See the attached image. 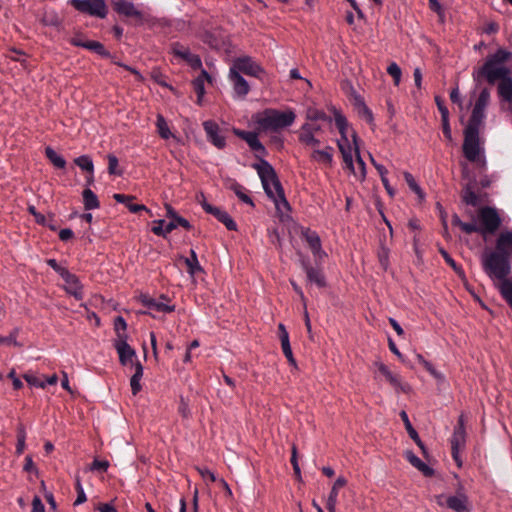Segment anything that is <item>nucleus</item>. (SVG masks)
<instances>
[{"label": "nucleus", "instance_id": "nucleus-1", "mask_svg": "<svg viewBox=\"0 0 512 512\" xmlns=\"http://www.w3.org/2000/svg\"><path fill=\"white\" fill-rule=\"evenodd\" d=\"M333 113H334L335 125L340 133V136H341V138L337 141V145H338L339 151L342 154L345 168L348 169L356 177H358L360 179H364L365 173H366L365 172V162L360 157L358 148H355L356 154H357L356 163L358 166V171L355 169V166H354L353 156H352V147H351L348 137H347V128H348L347 119L337 109H333Z\"/></svg>", "mask_w": 512, "mask_h": 512}, {"label": "nucleus", "instance_id": "nucleus-2", "mask_svg": "<svg viewBox=\"0 0 512 512\" xmlns=\"http://www.w3.org/2000/svg\"><path fill=\"white\" fill-rule=\"evenodd\" d=\"M252 167L257 171L268 198L273 200L277 207L279 204L289 207L284 189L273 166L265 159H260V162L253 164Z\"/></svg>", "mask_w": 512, "mask_h": 512}, {"label": "nucleus", "instance_id": "nucleus-3", "mask_svg": "<svg viewBox=\"0 0 512 512\" xmlns=\"http://www.w3.org/2000/svg\"><path fill=\"white\" fill-rule=\"evenodd\" d=\"M512 53L499 48L494 54L487 57L485 63L479 70V75L486 78L489 84H494L500 77L510 75V70L503 64L508 62Z\"/></svg>", "mask_w": 512, "mask_h": 512}, {"label": "nucleus", "instance_id": "nucleus-4", "mask_svg": "<svg viewBox=\"0 0 512 512\" xmlns=\"http://www.w3.org/2000/svg\"><path fill=\"white\" fill-rule=\"evenodd\" d=\"M295 118L296 114L293 110L266 109L257 119V123L264 130L278 131L291 126Z\"/></svg>", "mask_w": 512, "mask_h": 512}, {"label": "nucleus", "instance_id": "nucleus-5", "mask_svg": "<svg viewBox=\"0 0 512 512\" xmlns=\"http://www.w3.org/2000/svg\"><path fill=\"white\" fill-rule=\"evenodd\" d=\"M483 267L488 275L505 280L511 272L510 257L495 250L490 251L483 256Z\"/></svg>", "mask_w": 512, "mask_h": 512}, {"label": "nucleus", "instance_id": "nucleus-6", "mask_svg": "<svg viewBox=\"0 0 512 512\" xmlns=\"http://www.w3.org/2000/svg\"><path fill=\"white\" fill-rule=\"evenodd\" d=\"M68 3L80 13L90 16L104 19L108 14L105 0H69Z\"/></svg>", "mask_w": 512, "mask_h": 512}, {"label": "nucleus", "instance_id": "nucleus-7", "mask_svg": "<svg viewBox=\"0 0 512 512\" xmlns=\"http://www.w3.org/2000/svg\"><path fill=\"white\" fill-rule=\"evenodd\" d=\"M479 220L481 234L485 237L486 234H494L501 226L502 220L493 207H483L479 210Z\"/></svg>", "mask_w": 512, "mask_h": 512}, {"label": "nucleus", "instance_id": "nucleus-8", "mask_svg": "<svg viewBox=\"0 0 512 512\" xmlns=\"http://www.w3.org/2000/svg\"><path fill=\"white\" fill-rule=\"evenodd\" d=\"M463 154L470 162H477L483 149L480 146L479 131L464 130Z\"/></svg>", "mask_w": 512, "mask_h": 512}, {"label": "nucleus", "instance_id": "nucleus-9", "mask_svg": "<svg viewBox=\"0 0 512 512\" xmlns=\"http://www.w3.org/2000/svg\"><path fill=\"white\" fill-rule=\"evenodd\" d=\"M113 10L120 16L135 21V25H142L146 21L144 12L140 11L130 0H115L112 2Z\"/></svg>", "mask_w": 512, "mask_h": 512}, {"label": "nucleus", "instance_id": "nucleus-10", "mask_svg": "<svg viewBox=\"0 0 512 512\" xmlns=\"http://www.w3.org/2000/svg\"><path fill=\"white\" fill-rule=\"evenodd\" d=\"M233 132L237 137L244 140L248 144L250 149L255 152L256 158L259 160L263 159L262 156L267 154L266 148L259 141L258 135L255 132L245 131L237 128H234Z\"/></svg>", "mask_w": 512, "mask_h": 512}, {"label": "nucleus", "instance_id": "nucleus-11", "mask_svg": "<svg viewBox=\"0 0 512 512\" xmlns=\"http://www.w3.org/2000/svg\"><path fill=\"white\" fill-rule=\"evenodd\" d=\"M230 69H236V73H244L248 76L257 78H259L260 75L264 72L261 66L253 61V59L249 56L238 57L235 59Z\"/></svg>", "mask_w": 512, "mask_h": 512}, {"label": "nucleus", "instance_id": "nucleus-12", "mask_svg": "<svg viewBox=\"0 0 512 512\" xmlns=\"http://www.w3.org/2000/svg\"><path fill=\"white\" fill-rule=\"evenodd\" d=\"M202 198H204V195H202ZM200 204L206 213L213 215L219 222L223 223L228 230H237V224L225 210L211 205L205 199L200 201Z\"/></svg>", "mask_w": 512, "mask_h": 512}, {"label": "nucleus", "instance_id": "nucleus-13", "mask_svg": "<svg viewBox=\"0 0 512 512\" xmlns=\"http://www.w3.org/2000/svg\"><path fill=\"white\" fill-rule=\"evenodd\" d=\"M302 269L306 273L307 284L315 285L318 288H324L327 285L326 277L321 268L314 267L309 261H301Z\"/></svg>", "mask_w": 512, "mask_h": 512}, {"label": "nucleus", "instance_id": "nucleus-14", "mask_svg": "<svg viewBox=\"0 0 512 512\" xmlns=\"http://www.w3.org/2000/svg\"><path fill=\"white\" fill-rule=\"evenodd\" d=\"M203 128L206 132L207 140L215 147L223 149L226 146V139L220 134V127L216 122L207 120L203 122Z\"/></svg>", "mask_w": 512, "mask_h": 512}, {"label": "nucleus", "instance_id": "nucleus-15", "mask_svg": "<svg viewBox=\"0 0 512 512\" xmlns=\"http://www.w3.org/2000/svg\"><path fill=\"white\" fill-rule=\"evenodd\" d=\"M115 349L119 355V361L122 365H128L129 363L135 364L133 362L134 358H136L135 350L127 343V336L121 337L115 341Z\"/></svg>", "mask_w": 512, "mask_h": 512}, {"label": "nucleus", "instance_id": "nucleus-16", "mask_svg": "<svg viewBox=\"0 0 512 512\" xmlns=\"http://www.w3.org/2000/svg\"><path fill=\"white\" fill-rule=\"evenodd\" d=\"M60 277L66 283V292L70 295H73L78 300L82 299V285L79 281V278L75 274L71 273L68 269L61 273Z\"/></svg>", "mask_w": 512, "mask_h": 512}, {"label": "nucleus", "instance_id": "nucleus-17", "mask_svg": "<svg viewBox=\"0 0 512 512\" xmlns=\"http://www.w3.org/2000/svg\"><path fill=\"white\" fill-rule=\"evenodd\" d=\"M451 449H461L465 448L466 444V431H465V422L464 416L460 415L458 418L457 425L454 427V431L450 440Z\"/></svg>", "mask_w": 512, "mask_h": 512}, {"label": "nucleus", "instance_id": "nucleus-18", "mask_svg": "<svg viewBox=\"0 0 512 512\" xmlns=\"http://www.w3.org/2000/svg\"><path fill=\"white\" fill-rule=\"evenodd\" d=\"M446 506L455 512L470 511L468 497L460 491H458L456 495L448 496L446 498Z\"/></svg>", "mask_w": 512, "mask_h": 512}, {"label": "nucleus", "instance_id": "nucleus-19", "mask_svg": "<svg viewBox=\"0 0 512 512\" xmlns=\"http://www.w3.org/2000/svg\"><path fill=\"white\" fill-rule=\"evenodd\" d=\"M303 237L307 242L312 254L317 260H322L326 253L322 250L321 240L315 231L307 230L303 233Z\"/></svg>", "mask_w": 512, "mask_h": 512}, {"label": "nucleus", "instance_id": "nucleus-20", "mask_svg": "<svg viewBox=\"0 0 512 512\" xmlns=\"http://www.w3.org/2000/svg\"><path fill=\"white\" fill-rule=\"evenodd\" d=\"M229 78L237 96L244 98L250 91L248 82L239 73H236V69H230Z\"/></svg>", "mask_w": 512, "mask_h": 512}, {"label": "nucleus", "instance_id": "nucleus-21", "mask_svg": "<svg viewBox=\"0 0 512 512\" xmlns=\"http://www.w3.org/2000/svg\"><path fill=\"white\" fill-rule=\"evenodd\" d=\"M495 251L501 252L511 258L512 256V229L501 232L496 241Z\"/></svg>", "mask_w": 512, "mask_h": 512}, {"label": "nucleus", "instance_id": "nucleus-22", "mask_svg": "<svg viewBox=\"0 0 512 512\" xmlns=\"http://www.w3.org/2000/svg\"><path fill=\"white\" fill-rule=\"evenodd\" d=\"M346 485V479L343 477H338L334 482L332 489L329 493V496L326 500V508L328 512H336L337 498L339 490Z\"/></svg>", "mask_w": 512, "mask_h": 512}, {"label": "nucleus", "instance_id": "nucleus-23", "mask_svg": "<svg viewBox=\"0 0 512 512\" xmlns=\"http://www.w3.org/2000/svg\"><path fill=\"white\" fill-rule=\"evenodd\" d=\"M113 198L116 202L125 204L131 213H138L140 211H146L150 213V210L145 205L131 203V201L135 199V197L132 195L116 193L113 195Z\"/></svg>", "mask_w": 512, "mask_h": 512}, {"label": "nucleus", "instance_id": "nucleus-24", "mask_svg": "<svg viewBox=\"0 0 512 512\" xmlns=\"http://www.w3.org/2000/svg\"><path fill=\"white\" fill-rule=\"evenodd\" d=\"M498 80L500 81L498 84V93L500 97L503 100L512 103V78L509 75H506L504 77H500Z\"/></svg>", "mask_w": 512, "mask_h": 512}, {"label": "nucleus", "instance_id": "nucleus-25", "mask_svg": "<svg viewBox=\"0 0 512 512\" xmlns=\"http://www.w3.org/2000/svg\"><path fill=\"white\" fill-rule=\"evenodd\" d=\"M44 26L54 27L58 30L62 28L63 20L55 10H46L40 18Z\"/></svg>", "mask_w": 512, "mask_h": 512}, {"label": "nucleus", "instance_id": "nucleus-26", "mask_svg": "<svg viewBox=\"0 0 512 512\" xmlns=\"http://www.w3.org/2000/svg\"><path fill=\"white\" fill-rule=\"evenodd\" d=\"M311 159L331 167L333 163V148L326 146L323 150L315 149L311 154Z\"/></svg>", "mask_w": 512, "mask_h": 512}, {"label": "nucleus", "instance_id": "nucleus-27", "mask_svg": "<svg viewBox=\"0 0 512 512\" xmlns=\"http://www.w3.org/2000/svg\"><path fill=\"white\" fill-rule=\"evenodd\" d=\"M143 304L149 309L162 313H171L175 310L174 305H167L160 299H154L151 297H145L143 300Z\"/></svg>", "mask_w": 512, "mask_h": 512}, {"label": "nucleus", "instance_id": "nucleus-28", "mask_svg": "<svg viewBox=\"0 0 512 512\" xmlns=\"http://www.w3.org/2000/svg\"><path fill=\"white\" fill-rule=\"evenodd\" d=\"M135 372L130 379V386L133 395H137L141 391V378L143 376V366L139 361L134 364Z\"/></svg>", "mask_w": 512, "mask_h": 512}, {"label": "nucleus", "instance_id": "nucleus-29", "mask_svg": "<svg viewBox=\"0 0 512 512\" xmlns=\"http://www.w3.org/2000/svg\"><path fill=\"white\" fill-rule=\"evenodd\" d=\"M484 118L485 111L482 110L481 108L474 106L468 125L466 126L465 129H474L475 131H479V127L483 123Z\"/></svg>", "mask_w": 512, "mask_h": 512}, {"label": "nucleus", "instance_id": "nucleus-30", "mask_svg": "<svg viewBox=\"0 0 512 512\" xmlns=\"http://www.w3.org/2000/svg\"><path fill=\"white\" fill-rule=\"evenodd\" d=\"M82 197L85 210H93L100 207L97 195L90 188L83 190Z\"/></svg>", "mask_w": 512, "mask_h": 512}, {"label": "nucleus", "instance_id": "nucleus-31", "mask_svg": "<svg viewBox=\"0 0 512 512\" xmlns=\"http://www.w3.org/2000/svg\"><path fill=\"white\" fill-rule=\"evenodd\" d=\"M154 223L155 225L152 227L151 231L157 236L166 237L175 229L174 221L165 224V220H157Z\"/></svg>", "mask_w": 512, "mask_h": 512}, {"label": "nucleus", "instance_id": "nucleus-32", "mask_svg": "<svg viewBox=\"0 0 512 512\" xmlns=\"http://www.w3.org/2000/svg\"><path fill=\"white\" fill-rule=\"evenodd\" d=\"M400 417H401L402 421L404 422L405 428H406L409 436L411 437V439H413L415 441V443L417 444V446L420 447L424 451V444L421 441L417 431L413 428V426L408 418L407 413L405 411H402L400 413Z\"/></svg>", "mask_w": 512, "mask_h": 512}, {"label": "nucleus", "instance_id": "nucleus-33", "mask_svg": "<svg viewBox=\"0 0 512 512\" xmlns=\"http://www.w3.org/2000/svg\"><path fill=\"white\" fill-rule=\"evenodd\" d=\"M229 188L236 194V196L242 202L249 204L251 206H254V202H253L252 198L248 195L247 189L243 185L239 184L236 181H233L230 184Z\"/></svg>", "mask_w": 512, "mask_h": 512}, {"label": "nucleus", "instance_id": "nucleus-34", "mask_svg": "<svg viewBox=\"0 0 512 512\" xmlns=\"http://www.w3.org/2000/svg\"><path fill=\"white\" fill-rule=\"evenodd\" d=\"M355 105L358 108V115L365 120L368 124H373L372 111L366 106L363 99L360 96L355 97Z\"/></svg>", "mask_w": 512, "mask_h": 512}, {"label": "nucleus", "instance_id": "nucleus-35", "mask_svg": "<svg viewBox=\"0 0 512 512\" xmlns=\"http://www.w3.org/2000/svg\"><path fill=\"white\" fill-rule=\"evenodd\" d=\"M45 156L56 168L64 169L66 167L65 159L51 147L45 148Z\"/></svg>", "mask_w": 512, "mask_h": 512}, {"label": "nucleus", "instance_id": "nucleus-36", "mask_svg": "<svg viewBox=\"0 0 512 512\" xmlns=\"http://www.w3.org/2000/svg\"><path fill=\"white\" fill-rule=\"evenodd\" d=\"M386 380L391 384V386L396 390L403 393H407L410 390V386L403 382L400 375L398 374H391L386 377Z\"/></svg>", "mask_w": 512, "mask_h": 512}, {"label": "nucleus", "instance_id": "nucleus-37", "mask_svg": "<svg viewBox=\"0 0 512 512\" xmlns=\"http://www.w3.org/2000/svg\"><path fill=\"white\" fill-rule=\"evenodd\" d=\"M185 264L187 266L188 273L192 276L197 272L202 271V267L199 264L197 254L194 250L190 251V257L185 258Z\"/></svg>", "mask_w": 512, "mask_h": 512}, {"label": "nucleus", "instance_id": "nucleus-38", "mask_svg": "<svg viewBox=\"0 0 512 512\" xmlns=\"http://www.w3.org/2000/svg\"><path fill=\"white\" fill-rule=\"evenodd\" d=\"M156 127H157L158 134L162 139L166 140L172 136L169 126H168L165 118L161 114L157 115Z\"/></svg>", "mask_w": 512, "mask_h": 512}, {"label": "nucleus", "instance_id": "nucleus-39", "mask_svg": "<svg viewBox=\"0 0 512 512\" xmlns=\"http://www.w3.org/2000/svg\"><path fill=\"white\" fill-rule=\"evenodd\" d=\"M74 163L87 173H94V165L90 156L82 155L74 159Z\"/></svg>", "mask_w": 512, "mask_h": 512}, {"label": "nucleus", "instance_id": "nucleus-40", "mask_svg": "<svg viewBox=\"0 0 512 512\" xmlns=\"http://www.w3.org/2000/svg\"><path fill=\"white\" fill-rule=\"evenodd\" d=\"M85 49L93 51L104 58L110 57V52L105 48V46L102 43L98 41H87Z\"/></svg>", "mask_w": 512, "mask_h": 512}, {"label": "nucleus", "instance_id": "nucleus-41", "mask_svg": "<svg viewBox=\"0 0 512 512\" xmlns=\"http://www.w3.org/2000/svg\"><path fill=\"white\" fill-rule=\"evenodd\" d=\"M306 118L310 123H317V121H324L327 123L332 122V118L330 116L325 112L316 109L308 110Z\"/></svg>", "mask_w": 512, "mask_h": 512}, {"label": "nucleus", "instance_id": "nucleus-42", "mask_svg": "<svg viewBox=\"0 0 512 512\" xmlns=\"http://www.w3.org/2000/svg\"><path fill=\"white\" fill-rule=\"evenodd\" d=\"M166 209H167V213H166V216L168 218H170L171 220H175L177 221V223L183 227L184 229L186 230H190L192 228L191 224L189 223L188 220H186L185 218L179 216L177 214V212L170 206V205H167L166 206Z\"/></svg>", "mask_w": 512, "mask_h": 512}, {"label": "nucleus", "instance_id": "nucleus-43", "mask_svg": "<svg viewBox=\"0 0 512 512\" xmlns=\"http://www.w3.org/2000/svg\"><path fill=\"white\" fill-rule=\"evenodd\" d=\"M462 199L466 204L471 206H476L479 202L478 196L470 184H467L466 187L464 188L462 193Z\"/></svg>", "mask_w": 512, "mask_h": 512}, {"label": "nucleus", "instance_id": "nucleus-44", "mask_svg": "<svg viewBox=\"0 0 512 512\" xmlns=\"http://www.w3.org/2000/svg\"><path fill=\"white\" fill-rule=\"evenodd\" d=\"M416 358L420 364L423 365V367L437 380H443L444 376L438 372L434 366L428 362L421 354H417Z\"/></svg>", "mask_w": 512, "mask_h": 512}, {"label": "nucleus", "instance_id": "nucleus-45", "mask_svg": "<svg viewBox=\"0 0 512 512\" xmlns=\"http://www.w3.org/2000/svg\"><path fill=\"white\" fill-rule=\"evenodd\" d=\"M500 292L502 297L506 300L509 306L512 308V282L508 279L502 280L500 286Z\"/></svg>", "mask_w": 512, "mask_h": 512}, {"label": "nucleus", "instance_id": "nucleus-46", "mask_svg": "<svg viewBox=\"0 0 512 512\" xmlns=\"http://www.w3.org/2000/svg\"><path fill=\"white\" fill-rule=\"evenodd\" d=\"M404 179L407 183V185L409 186V188L418 195V197L420 199H423L424 198V193L422 191V189L420 188V186L416 183L413 175L409 172H405L404 173Z\"/></svg>", "mask_w": 512, "mask_h": 512}, {"label": "nucleus", "instance_id": "nucleus-47", "mask_svg": "<svg viewBox=\"0 0 512 512\" xmlns=\"http://www.w3.org/2000/svg\"><path fill=\"white\" fill-rule=\"evenodd\" d=\"M25 441H26V432L24 426L20 425L17 428V445H16V453L21 455L25 449Z\"/></svg>", "mask_w": 512, "mask_h": 512}, {"label": "nucleus", "instance_id": "nucleus-48", "mask_svg": "<svg viewBox=\"0 0 512 512\" xmlns=\"http://www.w3.org/2000/svg\"><path fill=\"white\" fill-rule=\"evenodd\" d=\"M18 334H19V328H14L8 336L0 335V344L21 346V344L17 341Z\"/></svg>", "mask_w": 512, "mask_h": 512}, {"label": "nucleus", "instance_id": "nucleus-49", "mask_svg": "<svg viewBox=\"0 0 512 512\" xmlns=\"http://www.w3.org/2000/svg\"><path fill=\"white\" fill-rule=\"evenodd\" d=\"M107 159H108V173L110 175L121 176L123 171L118 169V158L113 154H109L107 156Z\"/></svg>", "mask_w": 512, "mask_h": 512}, {"label": "nucleus", "instance_id": "nucleus-50", "mask_svg": "<svg viewBox=\"0 0 512 512\" xmlns=\"http://www.w3.org/2000/svg\"><path fill=\"white\" fill-rule=\"evenodd\" d=\"M319 131H321V126L318 123L306 122L301 126L299 130V136H303V134L308 132L312 136H315V134L318 133Z\"/></svg>", "mask_w": 512, "mask_h": 512}, {"label": "nucleus", "instance_id": "nucleus-51", "mask_svg": "<svg viewBox=\"0 0 512 512\" xmlns=\"http://www.w3.org/2000/svg\"><path fill=\"white\" fill-rule=\"evenodd\" d=\"M172 51L173 54L183 60H186L190 55L191 52L188 48L184 47L180 43H173L172 44Z\"/></svg>", "mask_w": 512, "mask_h": 512}, {"label": "nucleus", "instance_id": "nucleus-52", "mask_svg": "<svg viewBox=\"0 0 512 512\" xmlns=\"http://www.w3.org/2000/svg\"><path fill=\"white\" fill-rule=\"evenodd\" d=\"M387 73L393 78L394 84L399 85L402 72L400 67L395 62H392L387 67Z\"/></svg>", "mask_w": 512, "mask_h": 512}, {"label": "nucleus", "instance_id": "nucleus-53", "mask_svg": "<svg viewBox=\"0 0 512 512\" xmlns=\"http://www.w3.org/2000/svg\"><path fill=\"white\" fill-rule=\"evenodd\" d=\"M75 489L77 492V498L74 502V505L77 506V505L83 504L84 502L87 501V497H86V494L84 492V489L82 487L79 477L76 478Z\"/></svg>", "mask_w": 512, "mask_h": 512}, {"label": "nucleus", "instance_id": "nucleus-54", "mask_svg": "<svg viewBox=\"0 0 512 512\" xmlns=\"http://www.w3.org/2000/svg\"><path fill=\"white\" fill-rule=\"evenodd\" d=\"M439 253L445 260V262L457 273L462 271L461 267L456 263V261L450 256V254L444 250L443 248L439 249Z\"/></svg>", "mask_w": 512, "mask_h": 512}, {"label": "nucleus", "instance_id": "nucleus-55", "mask_svg": "<svg viewBox=\"0 0 512 512\" xmlns=\"http://www.w3.org/2000/svg\"><path fill=\"white\" fill-rule=\"evenodd\" d=\"M114 326H115V331L117 333L118 339H120L121 337L127 336L124 333V331L127 328V323L122 316L116 317Z\"/></svg>", "mask_w": 512, "mask_h": 512}, {"label": "nucleus", "instance_id": "nucleus-56", "mask_svg": "<svg viewBox=\"0 0 512 512\" xmlns=\"http://www.w3.org/2000/svg\"><path fill=\"white\" fill-rule=\"evenodd\" d=\"M489 99H490V93L487 89H483L480 94H479V97L475 103L474 106L478 107V108H481L482 110L485 111V108L489 102Z\"/></svg>", "mask_w": 512, "mask_h": 512}, {"label": "nucleus", "instance_id": "nucleus-57", "mask_svg": "<svg viewBox=\"0 0 512 512\" xmlns=\"http://www.w3.org/2000/svg\"><path fill=\"white\" fill-rule=\"evenodd\" d=\"M193 88L197 94V103L201 104V99L205 94V87L202 79H195L193 81Z\"/></svg>", "mask_w": 512, "mask_h": 512}, {"label": "nucleus", "instance_id": "nucleus-58", "mask_svg": "<svg viewBox=\"0 0 512 512\" xmlns=\"http://www.w3.org/2000/svg\"><path fill=\"white\" fill-rule=\"evenodd\" d=\"M290 462L293 467V471H294V475H295L296 479H301V470H300V467L298 464L297 450H296L295 446H293V448H292V455H291Z\"/></svg>", "mask_w": 512, "mask_h": 512}, {"label": "nucleus", "instance_id": "nucleus-59", "mask_svg": "<svg viewBox=\"0 0 512 512\" xmlns=\"http://www.w3.org/2000/svg\"><path fill=\"white\" fill-rule=\"evenodd\" d=\"M299 141L305 146H318L320 144V141L309 132L299 136Z\"/></svg>", "mask_w": 512, "mask_h": 512}, {"label": "nucleus", "instance_id": "nucleus-60", "mask_svg": "<svg viewBox=\"0 0 512 512\" xmlns=\"http://www.w3.org/2000/svg\"><path fill=\"white\" fill-rule=\"evenodd\" d=\"M109 467V462L107 460H99L94 459L91 465L92 470L100 471V472H106Z\"/></svg>", "mask_w": 512, "mask_h": 512}, {"label": "nucleus", "instance_id": "nucleus-61", "mask_svg": "<svg viewBox=\"0 0 512 512\" xmlns=\"http://www.w3.org/2000/svg\"><path fill=\"white\" fill-rule=\"evenodd\" d=\"M278 329H279V339L281 342V347L290 345L289 335L285 329V326L283 324H279Z\"/></svg>", "mask_w": 512, "mask_h": 512}, {"label": "nucleus", "instance_id": "nucleus-62", "mask_svg": "<svg viewBox=\"0 0 512 512\" xmlns=\"http://www.w3.org/2000/svg\"><path fill=\"white\" fill-rule=\"evenodd\" d=\"M461 229L467 234H472L475 232H478L481 234L480 226H477L474 223L463 222V223H461Z\"/></svg>", "mask_w": 512, "mask_h": 512}, {"label": "nucleus", "instance_id": "nucleus-63", "mask_svg": "<svg viewBox=\"0 0 512 512\" xmlns=\"http://www.w3.org/2000/svg\"><path fill=\"white\" fill-rule=\"evenodd\" d=\"M185 61L189 63L193 69H198L202 67L201 59L196 54L191 53V55Z\"/></svg>", "mask_w": 512, "mask_h": 512}, {"label": "nucleus", "instance_id": "nucleus-64", "mask_svg": "<svg viewBox=\"0 0 512 512\" xmlns=\"http://www.w3.org/2000/svg\"><path fill=\"white\" fill-rule=\"evenodd\" d=\"M31 512H45V507H44V504L42 503L40 497L35 496L33 498Z\"/></svg>", "mask_w": 512, "mask_h": 512}]
</instances>
